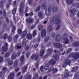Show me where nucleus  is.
<instances>
[{
  "mask_svg": "<svg viewBox=\"0 0 79 79\" xmlns=\"http://www.w3.org/2000/svg\"><path fill=\"white\" fill-rule=\"evenodd\" d=\"M55 20H56V25H58V26L57 27V28H56V30L57 31L58 29H60V23H61V20L60 19H58L56 17H55V16H54L52 19L51 20V22H54V21Z\"/></svg>",
  "mask_w": 79,
  "mask_h": 79,
  "instance_id": "f257e3e1",
  "label": "nucleus"
},
{
  "mask_svg": "<svg viewBox=\"0 0 79 79\" xmlns=\"http://www.w3.org/2000/svg\"><path fill=\"white\" fill-rule=\"evenodd\" d=\"M69 58H73L75 60H77L79 58V53H71L69 56Z\"/></svg>",
  "mask_w": 79,
  "mask_h": 79,
  "instance_id": "f03ea898",
  "label": "nucleus"
},
{
  "mask_svg": "<svg viewBox=\"0 0 79 79\" xmlns=\"http://www.w3.org/2000/svg\"><path fill=\"white\" fill-rule=\"evenodd\" d=\"M8 38L9 42H11L12 40V36L11 35H8V34L6 33L4 34L3 36V39L4 40H6V39Z\"/></svg>",
  "mask_w": 79,
  "mask_h": 79,
  "instance_id": "7ed1b4c3",
  "label": "nucleus"
},
{
  "mask_svg": "<svg viewBox=\"0 0 79 79\" xmlns=\"http://www.w3.org/2000/svg\"><path fill=\"white\" fill-rule=\"evenodd\" d=\"M25 6V5L24 2H22L20 3L19 11L20 13H23V8H24Z\"/></svg>",
  "mask_w": 79,
  "mask_h": 79,
  "instance_id": "20e7f679",
  "label": "nucleus"
},
{
  "mask_svg": "<svg viewBox=\"0 0 79 79\" xmlns=\"http://www.w3.org/2000/svg\"><path fill=\"white\" fill-rule=\"evenodd\" d=\"M63 39L64 41V44H69V40H68V35L67 33H65L64 34L63 36Z\"/></svg>",
  "mask_w": 79,
  "mask_h": 79,
  "instance_id": "39448f33",
  "label": "nucleus"
},
{
  "mask_svg": "<svg viewBox=\"0 0 79 79\" xmlns=\"http://www.w3.org/2000/svg\"><path fill=\"white\" fill-rule=\"evenodd\" d=\"M71 63V61L69 59H65L64 60V63L63 66L64 68H66L67 65H70V64Z\"/></svg>",
  "mask_w": 79,
  "mask_h": 79,
  "instance_id": "423d86ee",
  "label": "nucleus"
},
{
  "mask_svg": "<svg viewBox=\"0 0 79 79\" xmlns=\"http://www.w3.org/2000/svg\"><path fill=\"white\" fill-rule=\"evenodd\" d=\"M3 15L5 19H6V22L7 24H9V19L6 17V10L4 9L3 10Z\"/></svg>",
  "mask_w": 79,
  "mask_h": 79,
  "instance_id": "0eeeda50",
  "label": "nucleus"
},
{
  "mask_svg": "<svg viewBox=\"0 0 79 79\" xmlns=\"http://www.w3.org/2000/svg\"><path fill=\"white\" fill-rule=\"evenodd\" d=\"M53 71L52 73H53V74H55V73H57V69H54V67H53V66L51 67L49 69L48 71V72H50V71Z\"/></svg>",
  "mask_w": 79,
  "mask_h": 79,
  "instance_id": "6e6552de",
  "label": "nucleus"
},
{
  "mask_svg": "<svg viewBox=\"0 0 79 79\" xmlns=\"http://www.w3.org/2000/svg\"><path fill=\"white\" fill-rule=\"evenodd\" d=\"M34 19L33 18L28 17L26 19V22L27 24H31L34 22Z\"/></svg>",
  "mask_w": 79,
  "mask_h": 79,
  "instance_id": "1a4fd4ad",
  "label": "nucleus"
},
{
  "mask_svg": "<svg viewBox=\"0 0 79 79\" xmlns=\"http://www.w3.org/2000/svg\"><path fill=\"white\" fill-rule=\"evenodd\" d=\"M4 45H5L6 46H3L2 49L3 52H5L8 50V44L5 43Z\"/></svg>",
  "mask_w": 79,
  "mask_h": 79,
  "instance_id": "9d476101",
  "label": "nucleus"
},
{
  "mask_svg": "<svg viewBox=\"0 0 79 79\" xmlns=\"http://www.w3.org/2000/svg\"><path fill=\"white\" fill-rule=\"evenodd\" d=\"M39 55L37 54L35 55L34 54H33L31 56V59H34L35 60H37L39 59Z\"/></svg>",
  "mask_w": 79,
  "mask_h": 79,
  "instance_id": "9b49d317",
  "label": "nucleus"
},
{
  "mask_svg": "<svg viewBox=\"0 0 79 79\" xmlns=\"http://www.w3.org/2000/svg\"><path fill=\"white\" fill-rule=\"evenodd\" d=\"M54 46L55 47L58 48L59 49H60L62 48V45H61V44L58 43H55L54 45Z\"/></svg>",
  "mask_w": 79,
  "mask_h": 79,
  "instance_id": "f8f14e48",
  "label": "nucleus"
},
{
  "mask_svg": "<svg viewBox=\"0 0 79 79\" xmlns=\"http://www.w3.org/2000/svg\"><path fill=\"white\" fill-rule=\"evenodd\" d=\"M70 12L72 13V16H74L76 15L77 10L75 9H72L70 10Z\"/></svg>",
  "mask_w": 79,
  "mask_h": 79,
  "instance_id": "ddd939ff",
  "label": "nucleus"
},
{
  "mask_svg": "<svg viewBox=\"0 0 79 79\" xmlns=\"http://www.w3.org/2000/svg\"><path fill=\"white\" fill-rule=\"evenodd\" d=\"M46 31L45 29L43 30L41 33V35L42 37H45L46 36Z\"/></svg>",
  "mask_w": 79,
  "mask_h": 79,
  "instance_id": "4468645a",
  "label": "nucleus"
},
{
  "mask_svg": "<svg viewBox=\"0 0 79 79\" xmlns=\"http://www.w3.org/2000/svg\"><path fill=\"white\" fill-rule=\"evenodd\" d=\"M27 66H28V64H27L26 66L22 68V73H23V74H24L26 72V71L27 70Z\"/></svg>",
  "mask_w": 79,
  "mask_h": 79,
  "instance_id": "2eb2a0df",
  "label": "nucleus"
},
{
  "mask_svg": "<svg viewBox=\"0 0 79 79\" xmlns=\"http://www.w3.org/2000/svg\"><path fill=\"white\" fill-rule=\"evenodd\" d=\"M56 61L53 59H51L50 61H49V63L50 64H52V65H54L56 64Z\"/></svg>",
  "mask_w": 79,
  "mask_h": 79,
  "instance_id": "dca6fc26",
  "label": "nucleus"
},
{
  "mask_svg": "<svg viewBox=\"0 0 79 79\" xmlns=\"http://www.w3.org/2000/svg\"><path fill=\"white\" fill-rule=\"evenodd\" d=\"M61 39V36L59 34L57 35L56 38L55 40L56 42H60V40Z\"/></svg>",
  "mask_w": 79,
  "mask_h": 79,
  "instance_id": "f3484780",
  "label": "nucleus"
},
{
  "mask_svg": "<svg viewBox=\"0 0 79 79\" xmlns=\"http://www.w3.org/2000/svg\"><path fill=\"white\" fill-rule=\"evenodd\" d=\"M15 77V73H11L10 75L8 77V79H13V78Z\"/></svg>",
  "mask_w": 79,
  "mask_h": 79,
  "instance_id": "a211bd4d",
  "label": "nucleus"
},
{
  "mask_svg": "<svg viewBox=\"0 0 79 79\" xmlns=\"http://www.w3.org/2000/svg\"><path fill=\"white\" fill-rule=\"evenodd\" d=\"M20 61L22 64L24 63V56L22 55L20 57Z\"/></svg>",
  "mask_w": 79,
  "mask_h": 79,
  "instance_id": "6ab92c4d",
  "label": "nucleus"
},
{
  "mask_svg": "<svg viewBox=\"0 0 79 79\" xmlns=\"http://www.w3.org/2000/svg\"><path fill=\"white\" fill-rule=\"evenodd\" d=\"M51 9V7H49L48 8V13L47 11V9L46 10H45V14H46L47 15H49L50 14V11H51V10H50Z\"/></svg>",
  "mask_w": 79,
  "mask_h": 79,
  "instance_id": "aec40b11",
  "label": "nucleus"
},
{
  "mask_svg": "<svg viewBox=\"0 0 79 79\" xmlns=\"http://www.w3.org/2000/svg\"><path fill=\"white\" fill-rule=\"evenodd\" d=\"M69 76V72L67 71L64 74V77L65 78H67Z\"/></svg>",
  "mask_w": 79,
  "mask_h": 79,
  "instance_id": "412c9836",
  "label": "nucleus"
},
{
  "mask_svg": "<svg viewBox=\"0 0 79 79\" xmlns=\"http://www.w3.org/2000/svg\"><path fill=\"white\" fill-rule=\"evenodd\" d=\"M26 34H27V31H23L22 34V38H24L25 37Z\"/></svg>",
  "mask_w": 79,
  "mask_h": 79,
  "instance_id": "4be33fe9",
  "label": "nucleus"
},
{
  "mask_svg": "<svg viewBox=\"0 0 79 79\" xmlns=\"http://www.w3.org/2000/svg\"><path fill=\"white\" fill-rule=\"evenodd\" d=\"M53 58L56 60H58L59 59V56L58 55L55 54L53 55Z\"/></svg>",
  "mask_w": 79,
  "mask_h": 79,
  "instance_id": "5701e85b",
  "label": "nucleus"
},
{
  "mask_svg": "<svg viewBox=\"0 0 79 79\" xmlns=\"http://www.w3.org/2000/svg\"><path fill=\"white\" fill-rule=\"evenodd\" d=\"M26 37L28 40L31 39L32 37V35L31 34H28L27 35Z\"/></svg>",
  "mask_w": 79,
  "mask_h": 79,
  "instance_id": "b1692460",
  "label": "nucleus"
},
{
  "mask_svg": "<svg viewBox=\"0 0 79 79\" xmlns=\"http://www.w3.org/2000/svg\"><path fill=\"white\" fill-rule=\"evenodd\" d=\"M67 2L68 5H71L72 3H74V0H67Z\"/></svg>",
  "mask_w": 79,
  "mask_h": 79,
  "instance_id": "393cba45",
  "label": "nucleus"
},
{
  "mask_svg": "<svg viewBox=\"0 0 79 79\" xmlns=\"http://www.w3.org/2000/svg\"><path fill=\"white\" fill-rule=\"evenodd\" d=\"M74 78L76 79H79V72H77L76 74L74 75Z\"/></svg>",
  "mask_w": 79,
  "mask_h": 79,
  "instance_id": "a878e982",
  "label": "nucleus"
},
{
  "mask_svg": "<svg viewBox=\"0 0 79 79\" xmlns=\"http://www.w3.org/2000/svg\"><path fill=\"white\" fill-rule=\"evenodd\" d=\"M44 53H45V51L44 50H42L40 52V56H44Z\"/></svg>",
  "mask_w": 79,
  "mask_h": 79,
  "instance_id": "bb28decb",
  "label": "nucleus"
},
{
  "mask_svg": "<svg viewBox=\"0 0 79 79\" xmlns=\"http://www.w3.org/2000/svg\"><path fill=\"white\" fill-rule=\"evenodd\" d=\"M78 69V68L77 67H73L72 69V72L73 73L74 72H76V71Z\"/></svg>",
  "mask_w": 79,
  "mask_h": 79,
  "instance_id": "cd10ccee",
  "label": "nucleus"
},
{
  "mask_svg": "<svg viewBox=\"0 0 79 79\" xmlns=\"http://www.w3.org/2000/svg\"><path fill=\"white\" fill-rule=\"evenodd\" d=\"M18 61L17 60H15V61L14 64V66L15 68H16V67H17L18 66Z\"/></svg>",
  "mask_w": 79,
  "mask_h": 79,
  "instance_id": "c85d7f7f",
  "label": "nucleus"
},
{
  "mask_svg": "<svg viewBox=\"0 0 79 79\" xmlns=\"http://www.w3.org/2000/svg\"><path fill=\"white\" fill-rule=\"evenodd\" d=\"M17 10V8H14L12 11V13L13 15H15V14H16Z\"/></svg>",
  "mask_w": 79,
  "mask_h": 79,
  "instance_id": "c756f323",
  "label": "nucleus"
},
{
  "mask_svg": "<svg viewBox=\"0 0 79 79\" xmlns=\"http://www.w3.org/2000/svg\"><path fill=\"white\" fill-rule=\"evenodd\" d=\"M73 45L74 47H78L79 45V42H77L73 43Z\"/></svg>",
  "mask_w": 79,
  "mask_h": 79,
  "instance_id": "7c9ffc66",
  "label": "nucleus"
},
{
  "mask_svg": "<svg viewBox=\"0 0 79 79\" xmlns=\"http://www.w3.org/2000/svg\"><path fill=\"white\" fill-rule=\"evenodd\" d=\"M38 16L39 18H42V17H43V14H42L41 12H39L38 13Z\"/></svg>",
  "mask_w": 79,
  "mask_h": 79,
  "instance_id": "2f4dec72",
  "label": "nucleus"
},
{
  "mask_svg": "<svg viewBox=\"0 0 79 79\" xmlns=\"http://www.w3.org/2000/svg\"><path fill=\"white\" fill-rule=\"evenodd\" d=\"M22 44L23 45H26V44H27V41H26V39H24L23 40Z\"/></svg>",
  "mask_w": 79,
  "mask_h": 79,
  "instance_id": "473e14b6",
  "label": "nucleus"
},
{
  "mask_svg": "<svg viewBox=\"0 0 79 79\" xmlns=\"http://www.w3.org/2000/svg\"><path fill=\"white\" fill-rule=\"evenodd\" d=\"M10 55V53L9 52H7L5 53V56L6 58H7V57H9Z\"/></svg>",
  "mask_w": 79,
  "mask_h": 79,
  "instance_id": "72a5a7b5",
  "label": "nucleus"
},
{
  "mask_svg": "<svg viewBox=\"0 0 79 79\" xmlns=\"http://www.w3.org/2000/svg\"><path fill=\"white\" fill-rule=\"evenodd\" d=\"M39 61H37L35 63V66L37 69H38V68H39Z\"/></svg>",
  "mask_w": 79,
  "mask_h": 79,
  "instance_id": "f704fd0d",
  "label": "nucleus"
},
{
  "mask_svg": "<svg viewBox=\"0 0 79 79\" xmlns=\"http://www.w3.org/2000/svg\"><path fill=\"white\" fill-rule=\"evenodd\" d=\"M16 30V27H15V26H14L13 27H12V33H15V31Z\"/></svg>",
  "mask_w": 79,
  "mask_h": 79,
  "instance_id": "c9c22d12",
  "label": "nucleus"
},
{
  "mask_svg": "<svg viewBox=\"0 0 79 79\" xmlns=\"http://www.w3.org/2000/svg\"><path fill=\"white\" fill-rule=\"evenodd\" d=\"M48 68H49V65L48 64H46L44 66V69L46 70H47L48 69Z\"/></svg>",
  "mask_w": 79,
  "mask_h": 79,
  "instance_id": "e433bc0d",
  "label": "nucleus"
},
{
  "mask_svg": "<svg viewBox=\"0 0 79 79\" xmlns=\"http://www.w3.org/2000/svg\"><path fill=\"white\" fill-rule=\"evenodd\" d=\"M37 35V31L35 30H34L33 31V34H32V35L33 37H34Z\"/></svg>",
  "mask_w": 79,
  "mask_h": 79,
  "instance_id": "4c0bfd02",
  "label": "nucleus"
},
{
  "mask_svg": "<svg viewBox=\"0 0 79 79\" xmlns=\"http://www.w3.org/2000/svg\"><path fill=\"white\" fill-rule=\"evenodd\" d=\"M8 63L9 65L13 64V60H9L8 61Z\"/></svg>",
  "mask_w": 79,
  "mask_h": 79,
  "instance_id": "58836bf2",
  "label": "nucleus"
},
{
  "mask_svg": "<svg viewBox=\"0 0 79 79\" xmlns=\"http://www.w3.org/2000/svg\"><path fill=\"white\" fill-rule=\"evenodd\" d=\"M48 52L49 53H49V54L50 55V54L52 53L53 52V49L52 48L48 49Z\"/></svg>",
  "mask_w": 79,
  "mask_h": 79,
  "instance_id": "ea45409f",
  "label": "nucleus"
},
{
  "mask_svg": "<svg viewBox=\"0 0 79 79\" xmlns=\"http://www.w3.org/2000/svg\"><path fill=\"white\" fill-rule=\"evenodd\" d=\"M52 10L53 12H56V11H57V10H58V7H56L53 8Z\"/></svg>",
  "mask_w": 79,
  "mask_h": 79,
  "instance_id": "a19ab883",
  "label": "nucleus"
},
{
  "mask_svg": "<svg viewBox=\"0 0 79 79\" xmlns=\"http://www.w3.org/2000/svg\"><path fill=\"white\" fill-rule=\"evenodd\" d=\"M16 58V55L15 54H14L12 56V58L13 60H15Z\"/></svg>",
  "mask_w": 79,
  "mask_h": 79,
  "instance_id": "79ce46f5",
  "label": "nucleus"
},
{
  "mask_svg": "<svg viewBox=\"0 0 79 79\" xmlns=\"http://www.w3.org/2000/svg\"><path fill=\"white\" fill-rule=\"evenodd\" d=\"M49 56H50V54L49 53H47V54H45L44 56V59H46V58H48Z\"/></svg>",
  "mask_w": 79,
  "mask_h": 79,
  "instance_id": "37998d69",
  "label": "nucleus"
},
{
  "mask_svg": "<svg viewBox=\"0 0 79 79\" xmlns=\"http://www.w3.org/2000/svg\"><path fill=\"white\" fill-rule=\"evenodd\" d=\"M38 77H39V75L37 74H36L32 79H38Z\"/></svg>",
  "mask_w": 79,
  "mask_h": 79,
  "instance_id": "c03bdc74",
  "label": "nucleus"
},
{
  "mask_svg": "<svg viewBox=\"0 0 79 79\" xmlns=\"http://www.w3.org/2000/svg\"><path fill=\"white\" fill-rule=\"evenodd\" d=\"M10 48H12V49H10V51L12 52L13 51V49H14V48H13V43H12L10 45Z\"/></svg>",
  "mask_w": 79,
  "mask_h": 79,
  "instance_id": "a18cd8bd",
  "label": "nucleus"
},
{
  "mask_svg": "<svg viewBox=\"0 0 79 79\" xmlns=\"http://www.w3.org/2000/svg\"><path fill=\"white\" fill-rule=\"evenodd\" d=\"M8 69L6 67H3L2 68V70L4 72H6L7 71Z\"/></svg>",
  "mask_w": 79,
  "mask_h": 79,
  "instance_id": "49530a36",
  "label": "nucleus"
},
{
  "mask_svg": "<svg viewBox=\"0 0 79 79\" xmlns=\"http://www.w3.org/2000/svg\"><path fill=\"white\" fill-rule=\"evenodd\" d=\"M48 30L49 31H52L53 30L52 27L50 26H48Z\"/></svg>",
  "mask_w": 79,
  "mask_h": 79,
  "instance_id": "de8ad7c7",
  "label": "nucleus"
},
{
  "mask_svg": "<svg viewBox=\"0 0 79 79\" xmlns=\"http://www.w3.org/2000/svg\"><path fill=\"white\" fill-rule=\"evenodd\" d=\"M44 27L42 25H40L38 27V29L40 31H41L43 29Z\"/></svg>",
  "mask_w": 79,
  "mask_h": 79,
  "instance_id": "09e8293b",
  "label": "nucleus"
},
{
  "mask_svg": "<svg viewBox=\"0 0 79 79\" xmlns=\"http://www.w3.org/2000/svg\"><path fill=\"white\" fill-rule=\"evenodd\" d=\"M4 76H5V74L3 73V72H0V76L1 77H4Z\"/></svg>",
  "mask_w": 79,
  "mask_h": 79,
  "instance_id": "8fccbe9b",
  "label": "nucleus"
},
{
  "mask_svg": "<svg viewBox=\"0 0 79 79\" xmlns=\"http://www.w3.org/2000/svg\"><path fill=\"white\" fill-rule=\"evenodd\" d=\"M71 51H72V48H69L67 52V53H69L71 52Z\"/></svg>",
  "mask_w": 79,
  "mask_h": 79,
  "instance_id": "3c124183",
  "label": "nucleus"
},
{
  "mask_svg": "<svg viewBox=\"0 0 79 79\" xmlns=\"http://www.w3.org/2000/svg\"><path fill=\"white\" fill-rule=\"evenodd\" d=\"M1 3V4L0 5V6L1 8H3V5H4V3H3V2L2 1H1V2H0V3Z\"/></svg>",
  "mask_w": 79,
  "mask_h": 79,
  "instance_id": "603ef678",
  "label": "nucleus"
},
{
  "mask_svg": "<svg viewBox=\"0 0 79 79\" xmlns=\"http://www.w3.org/2000/svg\"><path fill=\"white\" fill-rule=\"evenodd\" d=\"M18 32L19 34H21L22 33V30L21 29H18Z\"/></svg>",
  "mask_w": 79,
  "mask_h": 79,
  "instance_id": "864d4df0",
  "label": "nucleus"
},
{
  "mask_svg": "<svg viewBox=\"0 0 79 79\" xmlns=\"http://www.w3.org/2000/svg\"><path fill=\"white\" fill-rule=\"evenodd\" d=\"M49 40V37L47 36L46 38H45L44 42H46V41H48Z\"/></svg>",
  "mask_w": 79,
  "mask_h": 79,
  "instance_id": "5fc2aeb1",
  "label": "nucleus"
},
{
  "mask_svg": "<svg viewBox=\"0 0 79 79\" xmlns=\"http://www.w3.org/2000/svg\"><path fill=\"white\" fill-rule=\"evenodd\" d=\"M40 6H38V7L36 9V11H40Z\"/></svg>",
  "mask_w": 79,
  "mask_h": 79,
  "instance_id": "6e6d98bb",
  "label": "nucleus"
},
{
  "mask_svg": "<svg viewBox=\"0 0 79 79\" xmlns=\"http://www.w3.org/2000/svg\"><path fill=\"white\" fill-rule=\"evenodd\" d=\"M5 32V29H2V31H1V33H0V37H1L2 35V34Z\"/></svg>",
  "mask_w": 79,
  "mask_h": 79,
  "instance_id": "4d7b16f0",
  "label": "nucleus"
},
{
  "mask_svg": "<svg viewBox=\"0 0 79 79\" xmlns=\"http://www.w3.org/2000/svg\"><path fill=\"white\" fill-rule=\"evenodd\" d=\"M31 78L32 76L31 74L27 76V79H31Z\"/></svg>",
  "mask_w": 79,
  "mask_h": 79,
  "instance_id": "13d9d810",
  "label": "nucleus"
},
{
  "mask_svg": "<svg viewBox=\"0 0 79 79\" xmlns=\"http://www.w3.org/2000/svg\"><path fill=\"white\" fill-rule=\"evenodd\" d=\"M30 48V47H29V46H27L25 48V49L26 50H29Z\"/></svg>",
  "mask_w": 79,
  "mask_h": 79,
  "instance_id": "bf43d9fd",
  "label": "nucleus"
},
{
  "mask_svg": "<svg viewBox=\"0 0 79 79\" xmlns=\"http://www.w3.org/2000/svg\"><path fill=\"white\" fill-rule=\"evenodd\" d=\"M40 69L42 72H43L44 71V67L41 66L40 68Z\"/></svg>",
  "mask_w": 79,
  "mask_h": 79,
  "instance_id": "052dcab7",
  "label": "nucleus"
},
{
  "mask_svg": "<svg viewBox=\"0 0 79 79\" xmlns=\"http://www.w3.org/2000/svg\"><path fill=\"white\" fill-rule=\"evenodd\" d=\"M42 8H43V9L45 8H46L45 5L44 4H43L42 5Z\"/></svg>",
  "mask_w": 79,
  "mask_h": 79,
  "instance_id": "680f3d73",
  "label": "nucleus"
},
{
  "mask_svg": "<svg viewBox=\"0 0 79 79\" xmlns=\"http://www.w3.org/2000/svg\"><path fill=\"white\" fill-rule=\"evenodd\" d=\"M29 15L30 16H32L34 15V13L33 12H31L29 14Z\"/></svg>",
  "mask_w": 79,
  "mask_h": 79,
  "instance_id": "e2e57ef3",
  "label": "nucleus"
},
{
  "mask_svg": "<svg viewBox=\"0 0 79 79\" xmlns=\"http://www.w3.org/2000/svg\"><path fill=\"white\" fill-rule=\"evenodd\" d=\"M28 10H29V8H28V7H27V6L26 7L25 12H26V13H27V12H28Z\"/></svg>",
  "mask_w": 79,
  "mask_h": 79,
  "instance_id": "0e129e2a",
  "label": "nucleus"
},
{
  "mask_svg": "<svg viewBox=\"0 0 79 79\" xmlns=\"http://www.w3.org/2000/svg\"><path fill=\"white\" fill-rule=\"evenodd\" d=\"M3 60V58L2 57H0V63H2Z\"/></svg>",
  "mask_w": 79,
  "mask_h": 79,
  "instance_id": "69168bd1",
  "label": "nucleus"
},
{
  "mask_svg": "<svg viewBox=\"0 0 79 79\" xmlns=\"http://www.w3.org/2000/svg\"><path fill=\"white\" fill-rule=\"evenodd\" d=\"M21 47H22L21 46L17 45L16 47V48H17V49H20Z\"/></svg>",
  "mask_w": 79,
  "mask_h": 79,
  "instance_id": "338daca9",
  "label": "nucleus"
},
{
  "mask_svg": "<svg viewBox=\"0 0 79 79\" xmlns=\"http://www.w3.org/2000/svg\"><path fill=\"white\" fill-rule=\"evenodd\" d=\"M32 0H29L28 3L30 5H32Z\"/></svg>",
  "mask_w": 79,
  "mask_h": 79,
  "instance_id": "774afa93",
  "label": "nucleus"
}]
</instances>
